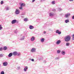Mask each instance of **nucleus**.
Listing matches in <instances>:
<instances>
[{"label":"nucleus","mask_w":74,"mask_h":74,"mask_svg":"<svg viewBox=\"0 0 74 74\" xmlns=\"http://www.w3.org/2000/svg\"><path fill=\"white\" fill-rule=\"evenodd\" d=\"M71 39V36L70 35L67 36L64 38V40L66 42H68Z\"/></svg>","instance_id":"1"},{"label":"nucleus","mask_w":74,"mask_h":74,"mask_svg":"<svg viewBox=\"0 0 74 74\" xmlns=\"http://www.w3.org/2000/svg\"><path fill=\"white\" fill-rule=\"evenodd\" d=\"M19 13H20V11L19 10V9H16L15 12V14L16 15H19Z\"/></svg>","instance_id":"2"},{"label":"nucleus","mask_w":74,"mask_h":74,"mask_svg":"<svg viewBox=\"0 0 74 74\" xmlns=\"http://www.w3.org/2000/svg\"><path fill=\"white\" fill-rule=\"evenodd\" d=\"M65 16L66 18H69V17L70 16V13H67L65 14Z\"/></svg>","instance_id":"3"},{"label":"nucleus","mask_w":74,"mask_h":74,"mask_svg":"<svg viewBox=\"0 0 74 74\" xmlns=\"http://www.w3.org/2000/svg\"><path fill=\"white\" fill-rule=\"evenodd\" d=\"M8 65V62H5L3 63V65L4 66H7Z\"/></svg>","instance_id":"4"},{"label":"nucleus","mask_w":74,"mask_h":74,"mask_svg":"<svg viewBox=\"0 0 74 74\" xmlns=\"http://www.w3.org/2000/svg\"><path fill=\"white\" fill-rule=\"evenodd\" d=\"M61 42V40H58L56 42V44L57 45H59L60 44Z\"/></svg>","instance_id":"5"},{"label":"nucleus","mask_w":74,"mask_h":74,"mask_svg":"<svg viewBox=\"0 0 74 74\" xmlns=\"http://www.w3.org/2000/svg\"><path fill=\"white\" fill-rule=\"evenodd\" d=\"M36 48H33L31 50V52H34L36 51Z\"/></svg>","instance_id":"6"},{"label":"nucleus","mask_w":74,"mask_h":74,"mask_svg":"<svg viewBox=\"0 0 74 74\" xmlns=\"http://www.w3.org/2000/svg\"><path fill=\"white\" fill-rule=\"evenodd\" d=\"M16 22V20H13L12 21V24H14Z\"/></svg>","instance_id":"7"},{"label":"nucleus","mask_w":74,"mask_h":74,"mask_svg":"<svg viewBox=\"0 0 74 74\" xmlns=\"http://www.w3.org/2000/svg\"><path fill=\"white\" fill-rule=\"evenodd\" d=\"M31 40L32 41H34L35 40V37L34 36H32L31 39Z\"/></svg>","instance_id":"8"},{"label":"nucleus","mask_w":74,"mask_h":74,"mask_svg":"<svg viewBox=\"0 0 74 74\" xmlns=\"http://www.w3.org/2000/svg\"><path fill=\"white\" fill-rule=\"evenodd\" d=\"M28 69V67H27V66H25L24 69V71H25V72L26 71H27Z\"/></svg>","instance_id":"9"},{"label":"nucleus","mask_w":74,"mask_h":74,"mask_svg":"<svg viewBox=\"0 0 74 74\" xmlns=\"http://www.w3.org/2000/svg\"><path fill=\"white\" fill-rule=\"evenodd\" d=\"M49 15L50 16H53L54 15V13L53 12H50L49 14Z\"/></svg>","instance_id":"10"},{"label":"nucleus","mask_w":74,"mask_h":74,"mask_svg":"<svg viewBox=\"0 0 74 74\" xmlns=\"http://www.w3.org/2000/svg\"><path fill=\"white\" fill-rule=\"evenodd\" d=\"M13 55L14 56H16L17 55V52L14 51L13 53Z\"/></svg>","instance_id":"11"},{"label":"nucleus","mask_w":74,"mask_h":74,"mask_svg":"<svg viewBox=\"0 0 74 74\" xmlns=\"http://www.w3.org/2000/svg\"><path fill=\"white\" fill-rule=\"evenodd\" d=\"M65 54L66 52H65V51H62L61 54H62V55H65Z\"/></svg>","instance_id":"12"},{"label":"nucleus","mask_w":74,"mask_h":74,"mask_svg":"<svg viewBox=\"0 0 74 74\" xmlns=\"http://www.w3.org/2000/svg\"><path fill=\"white\" fill-rule=\"evenodd\" d=\"M25 3H21L20 6L21 7H25Z\"/></svg>","instance_id":"13"},{"label":"nucleus","mask_w":74,"mask_h":74,"mask_svg":"<svg viewBox=\"0 0 74 74\" xmlns=\"http://www.w3.org/2000/svg\"><path fill=\"white\" fill-rule=\"evenodd\" d=\"M29 28L30 29H34V26L30 25L29 27Z\"/></svg>","instance_id":"14"},{"label":"nucleus","mask_w":74,"mask_h":74,"mask_svg":"<svg viewBox=\"0 0 74 74\" xmlns=\"http://www.w3.org/2000/svg\"><path fill=\"white\" fill-rule=\"evenodd\" d=\"M5 10H6V11H8V10H10L9 7L8 6H6L5 7Z\"/></svg>","instance_id":"15"},{"label":"nucleus","mask_w":74,"mask_h":74,"mask_svg":"<svg viewBox=\"0 0 74 74\" xmlns=\"http://www.w3.org/2000/svg\"><path fill=\"white\" fill-rule=\"evenodd\" d=\"M12 55H13L12 53H11L9 54L8 56V57H11L12 56Z\"/></svg>","instance_id":"16"},{"label":"nucleus","mask_w":74,"mask_h":74,"mask_svg":"<svg viewBox=\"0 0 74 74\" xmlns=\"http://www.w3.org/2000/svg\"><path fill=\"white\" fill-rule=\"evenodd\" d=\"M24 39H25V36H23V38L20 39V40H21V41H22V40H24Z\"/></svg>","instance_id":"17"},{"label":"nucleus","mask_w":74,"mask_h":74,"mask_svg":"<svg viewBox=\"0 0 74 74\" xmlns=\"http://www.w3.org/2000/svg\"><path fill=\"white\" fill-rule=\"evenodd\" d=\"M7 47L6 46L4 47H3V49L4 51H5V50H7Z\"/></svg>","instance_id":"18"},{"label":"nucleus","mask_w":74,"mask_h":74,"mask_svg":"<svg viewBox=\"0 0 74 74\" xmlns=\"http://www.w3.org/2000/svg\"><path fill=\"white\" fill-rule=\"evenodd\" d=\"M65 22L66 23L69 22V19L66 20Z\"/></svg>","instance_id":"19"},{"label":"nucleus","mask_w":74,"mask_h":74,"mask_svg":"<svg viewBox=\"0 0 74 74\" xmlns=\"http://www.w3.org/2000/svg\"><path fill=\"white\" fill-rule=\"evenodd\" d=\"M60 52H61V51L60 50H58L57 51V53H60Z\"/></svg>","instance_id":"20"},{"label":"nucleus","mask_w":74,"mask_h":74,"mask_svg":"<svg viewBox=\"0 0 74 74\" xmlns=\"http://www.w3.org/2000/svg\"><path fill=\"white\" fill-rule=\"evenodd\" d=\"M44 40H45L44 38H42L41 39V42H44Z\"/></svg>","instance_id":"21"},{"label":"nucleus","mask_w":74,"mask_h":74,"mask_svg":"<svg viewBox=\"0 0 74 74\" xmlns=\"http://www.w3.org/2000/svg\"><path fill=\"white\" fill-rule=\"evenodd\" d=\"M17 56H20L21 55V53L20 52H17Z\"/></svg>","instance_id":"22"},{"label":"nucleus","mask_w":74,"mask_h":74,"mask_svg":"<svg viewBox=\"0 0 74 74\" xmlns=\"http://www.w3.org/2000/svg\"><path fill=\"white\" fill-rule=\"evenodd\" d=\"M66 46H69V45H70V43H69V42H67L66 43Z\"/></svg>","instance_id":"23"},{"label":"nucleus","mask_w":74,"mask_h":74,"mask_svg":"<svg viewBox=\"0 0 74 74\" xmlns=\"http://www.w3.org/2000/svg\"><path fill=\"white\" fill-rule=\"evenodd\" d=\"M51 4H55V1H53L51 2Z\"/></svg>","instance_id":"24"},{"label":"nucleus","mask_w":74,"mask_h":74,"mask_svg":"<svg viewBox=\"0 0 74 74\" xmlns=\"http://www.w3.org/2000/svg\"><path fill=\"white\" fill-rule=\"evenodd\" d=\"M3 29V27H1V25H0V30Z\"/></svg>","instance_id":"25"},{"label":"nucleus","mask_w":74,"mask_h":74,"mask_svg":"<svg viewBox=\"0 0 74 74\" xmlns=\"http://www.w3.org/2000/svg\"><path fill=\"white\" fill-rule=\"evenodd\" d=\"M72 40H74V34H73L72 35Z\"/></svg>","instance_id":"26"},{"label":"nucleus","mask_w":74,"mask_h":74,"mask_svg":"<svg viewBox=\"0 0 74 74\" xmlns=\"http://www.w3.org/2000/svg\"><path fill=\"white\" fill-rule=\"evenodd\" d=\"M0 74H4V71H1Z\"/></svg>","instance_id":"27"},{"label":"nucleus","mask_w":74,"mask_h":74,"mask_svg":"<svg viewBox=\"0 0 74 74\" xmlns=\"http://www.w3.org/2000/svg\"><path fill=\"white\" fill-rule=\"evenodd\" d=\"M17 70H20V66H17Z\"/></svg>","instance_id":"28"},{"label":"nucleus","mask_w":74,"mask_h":74,"mask_svg":"<svg viewBox=\"0 0 74 74\" xmlns=\"http://www.w3.org/2000/svg\"><path fill=\"white\" fill-rule=\"evenodd\" d=\"M3 56H4V55L3 54H0V57H3Z\"/></svg>","instance_id":"29"},{"label":"nucleus","mask_w":74,"mask_h":74,"mask_svg":"<svg viewBox=\"0 0 74 74\" xmlns=\"http://www.w3.org/2000/svg\"><path fill=\"white\" fill-rule=\"evenodd\" d=\"M62 9H61L60 8H58V10L59 11H62Z\"/></svg>","instance_id":"30"},{"label":"nucleus","mask_w":74,"mask_h":74,"mask_svg":"<svg viewBox=\"0 0 74 74\" xmlns=\"http://www.w3.org/2000/svg\"><path fill=\"white\" fill-rule=\"evenodd\" d=\"M59 32V30H57L56 31V33H58V32Z\"/></svg>","instance_id":"31"},{"label":"nucleus","mask_w":74,"mask_h":74,"mask_svg":"<svg viewBox=\"0 0 74 74\" xmlns=\"http://www.w3.org/2000/svg\"><path fill=\"white\" fill-rule=\"evenodd\" d=\"M23 8H22V7L21 6L19 8V9H20V10H22V9H23Z\"/></svg>","instance_id":"32"},{"label":"nucleus","mask_w":74,"mask_h":74,"mask_svg":"<svg viewBox=\"0 0 74 74\" xmlns=\"http://www.w3.org/2000/svg\"><path fill=\"white\" fill-rule=\"evenodd\" d=\"M45 1V0H40V2H43V1Z\"/></svg>","instance_id":"33"},{"label":"nucleus","mask_w":74,"mask_h":74,"mask_svg":"<svg viewBox=\"0 0 74 74\" xmlns=\"http://www.w3.org/2000/svg\"><path fill=\"white\" fill-rule=\"evenodd\" d=\"M24 21H27V18H25Z\"/></svg>","instance_id":"34"},{"label":"nucleus","mask_w":74,"mask_h":74,"mask_svg":"<svg viewBox=\"0 0 74 74\" xmlns=\"http://www.w3.org/2000/svg\"><path fill=\"white\" fill-rule=\"evenodd\" d=\"M58 34H61V32L60 31H59L58 32Z\"/></svg>","instance_id":"35"},{"label":"nucleus","mask_w":74,"mask_h":74,"mask_svg":"<svg viewBox=\"0 0 74 74\" xmlns=\"http://www.w3.org/2000/svg\"><path fill=\"white\" fill-rule=\"evenodd\" d=\"M1 4H3V1H1Z\"/></svg>","instance_id":"36"},{"label":"nucleus","mask_w":74,"mask_h":74,"mask_svg":"<svg viewBox=\"0 0 74 74\" xmlns=\"http://www.w3.org/2000/svg\"><path fill=\"white\" fill-rule=\"evenodd\" d=\"M2 50H3V48H2V47H1V48H0V51H2Z\"/></svg>","instance_id":"37"},{"label":"nucleus","mask_w":74,"mask_h":74,"mask_svg":"<svg viewBox=\"0 0 74 74\" xmlns=\"http://www.w3.org/2000/svg\"><path fill=\"white\" fill-rule=\"evenodd\" d=\"M72 18L73 19H74V16H72Z\"/></svg>","instance_id":"38"},{"label":"nucleus","mask_w":74,"mask_h":74,"mask_svg":"<svg viewBox=\"0 0 74 74\" xmlns=\"http://www.w3.org/2000/svg\"><path fill=\"white\" fill-rule=\"evenodd\" d=\"M74 0H69V1H73Z\"/></svg>","instance_id":"39"},{"label":"nucleus","mask_w":74,"mask_h":74,"mask_svg":"<svg viewBox=\"0 0 74 74\" xmlns=\"http://www.w3.org/2000/svg\"><path fill=\"white\" fill-rule=\"evenodd\" d=\"M32 60V62H34V59H32V60Z\"/></svg>","instance_id":"40"},{"label":"nucleus","mask_w":74,"mask_h":74,"mask_svg":"<svg viewBox=\"0 0 74 74\" xmlns=\"http://www.w3.org/2000/svg\"><path fill=\"white\" fill-rule=\"evenodd\" d=\"M35 0H33L32 1V3H33L34 2Z\"/></svg>","instance_id":"41"},{"label":"nucleus","mask_w":74,"mask_h":74,"mask_svg":"<svg viewBox=\"0 0 74 74\" xmlns=\"http://www.w3.org/2000/svg\"><path fill=\"white\" fill-rule=\"evenodd\" d=\"M43 33H44V34H45V33H46V32H43Z\"/></svg>","instance_id":"42"},{"label":"nucleus","mask_w":74,"mask_h":74,"mask_svg":"<svg viewBox=\"0 0 74 74\" xmlns=\"http://www.w3.org/2000/svg\"><path fill=\"white\" fill-rule=\"evenodd\" d=\"M44 62L45 63H46V61H44Z\"/></svg>","instance_id":"43"},{"label":"nucleus","mask_w":74,"mask_h":74,"mask_svg":"<svg viewBox=\"0 0 74 74\" xmlns=\"http://www.w3.org/2000/svg\"><path fill=\"white\" fill-rule=\"evenodd\" d=\"M1 67V64H0V67Z\"/></svg>","instance_id":"44"},{"label":"nucleus","mask_w":74,"mask_h":74,"mask_svg":"<svg viewBox=\"0 0 74 74\" xmlns=\"http://www.w3.org/2000/svg\"><path fill=\"white\" fill-rule=\"evenodd\" d=\"M56 59H58V58H56Z\"/></svg>","instance_id":"45"},{"label":"nucleus","mask_w":74,"mask_h":74,"mask_svg":"<svg viewBox=\"0 0 74 74\" xmlns=\"http://www.w3.org/2000/svg\"><path fill=\"white\" fill-rule=\"evenodd\" d=\"M55 10V11H56V10Z\"/></svg>","instance_id":"46"},{"label":"nucleus","mask_w":74,"mask_h":74,"mask_svg":"<svg viewBox=\"0 0 74 74\" xmlns=\"http://www.w3.org/2000/svg\"><path fill=\"white\" fill-rule=\"evenodd\" d=\"M29 60H31V59H29Z\"/></svg>","instance_id":"47"}]
</instances>
